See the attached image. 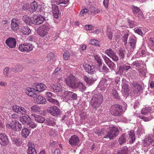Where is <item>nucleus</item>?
I'll list each match as a JSON object with an SVG mask.
<instances>
[{"label": "nucleus", "mask_w": 154, "mask_h": 154, "mask_svg": "<svg viewBox=\"0 0 154 154\" xmlns=\"http://www.w3.org/2000/svg\"><path fill=\"white\" fill-rule=\"evenodd\" d=\"M107 131L106 132L107 134L103 137V138H109V139H113L119 134L118 129L115 127H109L107 128Z\"/></svg>", "instance_id": "nucleus-1"}, {"label": "nucleus", "mask_w": 154, "mask_h": 154, "mask_svg": "<svg viewBox=\"0 0 154 154\" xmlns=\"http://www.w3.org/2000/svg\"><path fill=\"white\" fill-rule=\"evenodd\" d=\"M103 100V97L100 94H95L91 100V105L94 108L96 109L100 106Z\"/></svg>", "instance_id": "nucleus-2"}, {"label": "nucleus", "mask_w": 154, "mask_h": 154, "mask_svg": "<svg viewBox=\"0 0 154 154\" xmlns=\"http://www.w3.org/2000/svg\"><path fill=\"white\" fill-rule=\"evenodd\" d=\"M110 111L113 115L121 116L122 111V106L119 104H116L111 106Z\"/></svg>", "instance_id": "nucleus-3"}, {"label": "nucleus", "mask_w": 154, "mask_h": 154, "mask_svg": "<svg viewBox=\"0 0 154 154\" xmlns=\"http://www.w3.org/2000/svg\"><path fill=\"white\" fill-rule=\"evenodd\" d=\"M50 29L48 25H43L37 29V33L41 36L44 37L48 34Z\"/></svg>", "instance_id": "nucleus-4"}, {"label": "nucleus", "mask_w": 154, "mask_h": 154, "mask_svg": "<svg viewBox=\"0 0 154 154\" xmlns=\"http://www.w3.org/2000/svg\"><path fill=\"white\" fill-rule=\"evenodd\" d=\"M33 46L29 43H26L20 45L19 49L22 52H29L33 50Z\"/></svg>", "instance_id": "nucleus-5"}, {"label": "nucleus", "mask_w": 154, "mask_h": 154, "mask_svg": "<svg viewBox=\"0 0 154 154\" xmlns=\"http://www.w3.org/2000/svg\"><path fill=\"white\" fill-rule=\"evenodd\" d=\"M77 82L75 77L72 75H70L66 80V84L73 88Z\"/></svg>", "instance_id": "nucleus-6"}, {"label": "nucleus", "mask_w": 154, "mask_h": 154, "mask_svg": "<svg viewBox=\"0 0 154 154\" xmlns=\"http://www.w3.org/2000/svg\"><path fill=\"white\" fill-rule=\"evenodd\" d=\"M69 142L72 146H75L78 145L79 142V139L78 136L73 135L69 139Z\"/></svg>", "instance_id": "nucleus-7"}, {"label": "nucleus", "mask_w": 154, "mask_h": 154, "mask_svg": "<svg viewBox=\"0 0 154 154\" xmlns=\"http://www.w3.org/2000/svg\"><path fill=\"white\" fill-rule=\"evenodd\" d=\"M5 43L10 48H12L16 47L17 42L15 38L9 37L6 40Z\"/></svg>", "instance_id": "nucleus-8"}, {"label": "nucleus", "mask_w": 154, "mask_h": 154, "mask_svg": "<svg viewBox=\"0 0 154 154\" xmlns=\"http://www.w3.org/2000/svg\"><path fill=\"white\" fill-rule=\"evenodd\" d=\"M11 28L14 31L19 29L20 22L18 19L13 18L11 21Z\"/></svg>", "instance_id": "nucleus-9"}, {"label": "nucleus", "mask_w": 154, "mask_h": 154, "mask_svg": "<svg viewBox=\"0 0 154 154\" xmlns=\"http://www.w3.org/2000/svg\"><path fill=\"white\" fill-rule=\"evenodd\" d=\"M48 112L54 116H57L60 113L59 109L57 106H54L49 107L48 109Z\"/></svg>", "instance_id": "nucleus-10"}, {"label": "nucleus", "mask_w": 154, "mask_h": 154, "mask_svg": "<svg viewBox=\"0 0 154 154\" xmlns=\"http://www.w3.org/2000/svg\"><path fill=\"white\" fill-rule=\"evenodd\" d=\"M32 20V24L39 25L42 23L45 20V18L41 16H34Z\"/></svg>", "instance_id": "nucleus-11"}, {"label": "nucleus", "mask_w": 154, "mask_h": 154, "mask_svg": "<svg viewBox=\"0 0 154 154\" xmlns=\"http://www.w3.org/2000/svg\"><path fill=\"white\" fill-rule=\"evenodd\" d=\"M37 91L35 88H26V94L31 97H35L36 96L35 92Z\"/></svg>", "instance_id": "nucleus-12"}, {"label": "nucleus", "mask_w": 154, "mask_h": 154, "mask_svg": "<svg viewBox=\"0 0 154 154\" xmlns=\"http://www.w3.org/2000/svg\"><path fill=\"white\" fill-rule=\"evenodd\" d=\"M8 141V137L5 134H0V144L3 146L7 145Z\"/></svg>", "instance_id": "nucleus-13"}, {"label": "nucleus", "mask_w": 154, "mask_h": 154, "mask_svg": "<svg viewBox=\"0 0 154 154\" xmlns=\"http://www.w3.org/2000/svg\"><path fill=\"white\" fill-rule=\"evenodd\" d=\"M127 82L126 81L124 80L123 81L122 84V91L124 94L125 96H127L128 94L129 91V88L128 85L127 84Z\"/></svg>", "instance_id": "nucleus-14"}, {"label": "nucleus", "mask_w": 154, "mask_h": 154, "mask_svg": "<svg viewBox=\"0 0 154 154\" xmlns=\"http://www.w3.org/2000/svg\"><path fill=\"white\" fill-rule=\"evenodd\" d=\"M31 117L32 118L38 123H43L45 120V118L42 116L37 115L35 114L31 115Z\"/></svg>", "instance_id": "nucleus-15"}, {"label": "nucleus", "mask_w": 154, "mask_h": 154, "mask_svg": "<svg viewBox=\"0 0 154 154\" xmlns=\"http://www.w3.org/2000/svg\"><path fill=\"white\" fill-rule=\"evenodd\" d=\"M154 142V136L150 135L145 138L144 140V146H147L151 144Z\"/></svg>", "instance_id": "nucleus-16"}, {"label": "nucleus", "mask_w": 154, "mask_h": 154, "mask_svg": "<svg viewBox=\"0 0 154 154\" xmlns=\"http://www.w3.org/2000/svg\"><path fill=\"white\" fill-rule=\"evenodd\" d=\"M35 99V101L37 102V104H45L46 103V99L41 95H36Z\"/></svg>", "instance_id": "nucleus-17"}, {"label": "nucleus", "mask_w": 154, "mask_h": 154, "mask_svg": "<svg viewBox=\"0 0 154 154\" xmlns=\"http://www.w3.org/2000/svg\"><path fill=\"white\" fill-rule=\"evenodd\" d=\"M84 68L86 71L89 73L93 74L95 71V68L92 65L86 64L84 66Z\"/></svg>", "instance_id": "nucleus-18"}, {"label": "nucleus", "mask_w": 154, "mask_h": 154, "mask_svg": "<svg viewBox=\"0 0 154 154\" xmlns=\"http://www.w3.org/2000/svg\"><path fill=\"white\" fill-rule=\"evenodd\" d=\"M38 5L37 2L34 1L29 5L28 9L31 12H33L35 11L37 9Z\"/></svg>", "instance_id": "nucleus-19"}, {"label": "nucleus", "mask_w": 154, "mask_h": 154, "mask_svg": "<svg viewBox=\"0 0 154 154\" xmlns=\"http://www.w3.org/2000/svg\"><path fill=\"white\" fill-rule=\"evenodd\" d=\"M35 87L37 91L42 92L45 90L46 88V86L42 83H38L35 85Z\"/></svg>", "instance_id": "nucleus-20"}, {"label": "nucleus", "mask_w": 154, "mask_h": 154, "mask_svg": "<svg viewBox=\"0 0 154 154\" xmlns=\"http://www.w3.org/2000/svg\"><path fill=\"white\" fill-rule=\"evenodd\" d=\"M51 89L55 92H57L62 90V86L60 84H57V85L54 84H52L51 86Z\"/></svg>", "instance_id": "nucleus-21"}, {"label": "nucleus", "mask_w": 154, "mask_h": 154, "mask_svg": "<svg viewBox=\"0 0 154 154\" xmlns=\"http://www.w3.org/2000/svg\"><path fill=\"white\" fill-rule=\"evenodd\" d=\"M137 39L134 36H132L129 38V43L131 46L134 49L135 48Z\"/></svg>", "instance_id": "nucleus-22"}, {"label": "nucleus", "mask_w": 154, "mask_h": 154, "mask_svg": "<svg viewBox=\"0 0 154 154\" xmlns=\"http://www.w3.org/2000/svg\"><path fill=\"white\" fill-rule=\"evenodd\" d=\"M78 88L81 91H82L85 90L86 87L82 82H77L73 88Z\"/></svg>", "instance_id": "nucleus-23"}, {"label": "nucleus", "mask_w": 154, "mask_h": 154, "mask_svg": "<svg viewBox=\"0 0 154 154\" xmlns=\"http://www.w3.org/2000/svg\"><path fill=\"white\" fill-rule=\"evenodd\" d=\"M29 146L28 150V154H35L36 153L35 149V148L34 145L30 143L28 144Z\"/></svg>", "instance_id": "nucleus-24"}, {"label": "nucleus", "mask_w": 154, "mask_h": 154, "mask_svg": "<svg viewBox=\"0 0 154 154\" xmlns=\"http://www.w3.org/2000/svg\"><path fill=\"white\" fill-rule=\"evenodd\" d=\"M107 131V130H106V128H99L96 130L95 131V133L97 134L98 136H100L102 134L105 135L106 132Z\"/></svg>", "instance_id": "nucleus-25"}, {"label": "nucleus", "mask_w": 154, "mask_h": 154, "mask_svg": "<svg viewBox=\"0 0 154 154\" xmlns=\"http://www.w3.org/2000/svg\"><path fill=\"white\" fill-rule=\"evenodd\" d=\"M23 67L20 65H17L14 67L11 68V71L14 72H19L23 69Z\"/></svg>", "instance_id": "nucleus-26"}, {"label": "nucleus", "mask_w": 154, "mask_h": 154, "mask_svg": "<svg viewBox=\"0 0 154 154\" xmlns=\"http://www.w3.org/2000/svg\"><path fill=\"white\" fill-rule=\"evenodd\" d=\"M20 121L23 123L27 124L29 123L30 118L28 115H26L23 116L22 117H20Z\"/></svg>", "instance_id": "nucleus-27"}, {"label": "nucleus", "mask_w": 154, "mask_h": 154, "mask_svg": "<svg viewBox=\"0 0 154 154\" xmlns=\"http://www.w3.org/2000/svg\"><path fill=\"white\" fill-rule=\"evenodd\" d=\"M23 20L24 22L27 24H32V20L31 18L27 15H25L23 17Z\"/></svg>", "instance_id": "nucleus-28"}, {"label": "nucleus", "mask_w": 154, "mask_h": 154, "mask_svg": "<svg viewBox=\"0 0 154 154\" xmlns=\"http://www.w3.org/2000/svg\"><path fill=\"white\" fill-rule=\"evenodd\" d=\"M111 94L112 96L115 99L118 100L120 99V97L119 94L116 89H114L112 90L111 92Z\"/></svg>", "instance_id": "nucleus-29"}, {"label": "nucleus", "mask_w": 154, "mask_h": 154, "mask_svg": "<svg viewBox=\"0 0 154 154\" xmlns=\"http://www.w3.org/2000/svg\"><path fill=\"white\" fill-rule=\"evenodd\" d=\"M134 93H137L138 92H140L142 90V88L139 84L134 83Z\"/></svg>", "instance_id": "nucleus-30"}, {"label": "nucleus", "mask_w": 154, "mask_h": 154, "mask_svg": "<svg viewBox=\"0 0 154 154\" xmlns=\"http://www.w3.org/2000/svg\"><path fill=\"white\" fill-rule=\"evenodd\" d=\"M30 133V131L27 128H23L21 131V135L22 137L26 138Z\"/></svg>", "instance_id": "nucleus-31"}, {"label": "nucleus", "mask_w": 154, "mask_h": 154, "mask_svg": "<svg viewBox=\"0 0 154 154\" xmlns=\"http://www.w3.org/2000/svg\"><path fill=\"white\" fill-rule=\"evenodd\" d=\"M126 140V136L125 134H123L120 137L119 142L120 144H122L125 142Z\"/></svg>", "instance_id": "nucleus-32"}, {"label": "nucleus", "mask_w": 154, "mask_h": 154, "mask_svg": "<svg viewBox=\"0 0 154 154\" xmlns=\"http://www.w3.org/2000/svg\"><path fill=\"white\" fill-rule=\"evenodd\" d=\"M21 30V32L24 35H28L31 32L29 28L26 26L23 27Z\"/></svg>", "instance_id": "nucleus-33"}, {"label": "nucleus", "mask_w": 154, "mask_h": 154, "mask_svg": "<svg viewBox=\"0 0 154 154\" xmlns=\"http://www.w3.org/2000/svg\"><path fill=\"white\" fill-rule=\"evenodd\" d=\"M90 11L93 13L97 14L100 12V9L96 8L95 7L91 6L89 8Z\"/></svg>", "instance_id": "nucleus-34"}, {"label": "nucleus", "mask_w": 154, "mask_h": 154, "mask_svg": "<svg viewBox=\"0 0 154 154\" xmlns=\"http://www.w3.org/2000/svg\"><path fill=\"white\" fill-rule=\"evenodd\" d=\"M151 112V108L150 107L147 108L145 107L144 108H143L141 110V113L142 114L146 115L148 114V113H150Z\"/></svg>", "instance_id": "nucleus-35"}, {"label": "nucleus", "mask_w": 154, "mask_h": 154, "mask_svg": "<svg viewBox=\"0 0 154 154\" xmlns=\"http://www.w3.org/2000/svg\"><path fill=\"white\" fill-rule=\"evenodd\" d=\"M149 40V47L151 49L154 51V38H150Z\"/></svg>", "instance_id": "nucleus-36"}, {"label": "nucleus", "mask_w": 154, "mask_h": 154, "mask_svg": "<svg viewBox=\"0 0 154 154\" xmlns=\"http://www.w3.org/2000/svg\"><path fill=\"white\" fill-rule=\"evenodd\" d=\"M83 79L87 83H93L95 81L93 79L88 78L86 75L84 76Z\"/></svg>", "instance_id": "nucleus-37"}, {"label": "nucleus", "mask_w": 154, "mask_h": 154, "mask_svg": "<svg viewBox=\"0 0 154 154\" xmlns=\"http://www.w3.org/2000/svg\"><path fill=\"white\" fill-rule=\"evenodd\" d=\"M6 127L8 128H11L12 130L14 131L17 130L16 128V124H14L12 123H10L9 124H8L6 125Z\"/></svg>", "instance_id": "nucleus-38"}, {"label": "nucleus", "mask_w": 154, "mask_h": 154, "mask_svg": "<svg viewBox=\"0 0 154 154\" xmlns=\"http://www.w3.org/2000/svg\"><path fill=\"white\" fill-rule=\"evenodd\" d=\"M132 9L134 15L141 11L139 8L134 6H132Z\"/></svg>", "instance_id": "nucleus-39"}, {"label": "nucleus", "mask_w": 154, "mask_h": 154, "mask_svg": "<svg viewBox=\"0 0 154 154\" xmlns=\"http://www.w3.org/2000/svg\"><path fill=\"white\" fill-rule=\"evenodd\" d=\"M129 141L131 143H132L135 139V134L133 132L130 131L129 133Z\"/></svg>", "instance_id": "nucleus-40"}, {"label": "nucleus", "mask_w": 154, "mask_h": 154, "mask_svg": "<svg viewBox=\"0 0 154 154\" xmlns=\"http://www.w3.org/2000/svg\"><path fill=\"white\" fill-rule=\"evenodd\" d=\"M142 63V61L137 60L134 61L132 63V65L134 66H135L136 67H139Z\"/></svg>", "instance_id": "nucleus-41"}, {"label": "nucleus", "mask_w": 154, "mask_h": 154, "mask_svg": "<svg viewBox=\"0 0 154 154\" xmlns=\"http://www.w3.org/2000/svg\"><path fill=\"white\" fill-rule=\"evenodd\" d=\"M31 109L32 111L34 112H38L39 111L40 107L38 105H34L31 107Z\"/></svg>", "instance_id": "nucleus-42"}, {"label": "nucleus", "mask_w": 154, "mask_h": 154, "mask_svg": "<svg viewBox=\"0 0 154 154\" xmlns=\"http://www.w3.org/2000/svg\"><path fill=\"white\" fill-rule=\"evenodd\" d=\"M106 63L109 67L111 69H114L116 65L110 60L108 61Z\"/></svg>", "instance_id": "nucleus-43"}, {"label": "nucleus", "mask_w": 154, "mask_h": 154, "mask_svg": "<svg viewBox=\"0 0 154 154\" xmlns=\"http://www.w3.org/2000/svg\"><path fill=\"white\" fill-rule=\"evenodd\" d=\"M115 52L112 49H107L105 51V53L108 56L110 57L113 54L115 53Z\"/></svg>", "instance_id": "nucleus-44"}, {"label": "nucleus", "mask_w": 154, "mask_h": 154, "mask_svg": "<svg viewBox=\"0 0 154 154\" xmlns=\"http://www.w3.org/2000/svg\"><path fill=\"white\" fill-rule=\"evenodd\" d=\"M63 59L65 60H68L70 57V54L69 51H66L63 54Z\"/></svg>", "instance_id": "nucleus-45"}, {"label": "nucleus", "mask_w": 154, "mask_h": 154, "mask_svg": "<svg viewBox=\"0 0 154 154\" xmlns=\"http://www.w3.org/2000/svg\"><path fill=\"white\" fill-rule=\"evenodd\" d=\"M89 11L88 9L85 8L81 10L80 12L79 16H84L85 15L88 13Z\"/></svg>", "instance_id": "nucleus-46"}, {"label": "nucleus", "mask_w": 154, "mask_h": 154, "mask_svg": "<svg viewBox=\"0 0 154 154\" xmlns=\"http://www.w3.org/2000/svg\"><path fill=\"white\" fill-rule=\"evenodd\" d=\"M128 35V33L125 34L122 38V40L124 42L125 45L127 43V40Z\"/></svg>", "instance_id": "nucleus-47"}, {"label": "nucleus", "mask_w": 154, "mask_h": 154, "mask_svg": "<svg viewBox=\"0 0 154 154\" xmlns=\"http://www.w3.org/2000/svg\"><path fill=\"white\" fill-rule=\"evenodd\" d=\"M128 149L127 148H124L121 150H119L117 154H128Z\"/></svg>", "instance_id": "nucleus-48"}, {"label": "nucleus", "mask_w": 154, "mask_h": 154, "mask_svg": "<svg viewBox=\"0 0 154 154\" xmlns=\"http://www.w3.org/2000/svg\"><path fill=\"white\" fill-rule=\"evenodd\" d=\"M109 80L104 79L101 82V83H103V86L105 87L109 88Z\"/></svg>", "instance_id": "nucleus-49"}, {"label": "nucleus", "mask_w": 154, "mask_h": 154, "mask_svg": "<svg viewBox=\"0 0 154 154\" xmlns=\"http://www.w3.org/2000/svg\"><path fill=\"white\" fill-rule=\"evenodd\" d=\"M94 57L95 58V60H96L97 62V63L98 65L99 66L102 65V63L100 57L97 55H94Z\"/></svg>", "instance_id": "nucleus-50"}, {"label": "nucleus", "mask_w": 154, "mask_h": 154, "mask_svg": "<svg viewBox=\"0 0 154 154\" xmlns=\"http://www.w3.org/2000/svg\"><path fill=\"white\" fill-rule=\"evenodd\" d=\"M13 142L14 144L18 146H20L21 144L20 140L17 138H14L13 140Z\"/></svg>", "instance_id": "nucleus-51"}, {"label": "nucleus", "mask_w": 154, "mask_h": 154, "mask_svg": "<svg viewBox=\"0 0 154 154\" xmlns=\"http://www.w3.org/2000/svg\"><path fill=\"white\" fill-rule=\"evenodd\" d=\"M48 100L49 102L52 103L57 105L59 104V102L57 100L54 99L50 98L48 99Z\"/></svg>", "instance_id": "nucleus-52"}, {"label": "nucleus", "mask_w": 154, "mask_h": 154, "mask_svg": "<svg viewBox=\"0 0 154 154\" xmlns=\"http://www.w3.org/2000/svg\"><path fill=\"white\" fill-rule=\"evenodd\" d=\"M54 57V54L52 53H50L48 54L47 56V58L48 61L52 60Z\"/></svg>", "instance_id": "nucleus-53"}, {"label": "nucleus", "mask_w": 154, "mask_h": 154, "mask_svg": "<svg viewBox=\"0 0 154 154\" xmlns=\"http://www.w3.org/2000/svg\"><path fill=\"white\" fill-rule=\"evenodd\" d=\"M109 69L108 68L106 67V65L104 64L103 66L101 71V72L107 73L109 72Z\"/></svg>", "instance_id": "nucleus-54"}, {"label": "nucleus", "mask_w": 154, "mask_h": 154, "mask_svg": "<svg viewBox=\"0 0 154 154\" xmlns=\"http://www.w3.org/2000/svg\"><path fill=\"white\" fill-rule=\"evenodd\" d=\"M90 43L91 45H95V46H99V41L95 39L91 40L90 42Z\"/></svg>", "instance_id": "nucleus-55"}, {"label": "nucleus", "mask_w": 154, "mask_h": 154, "mask_svg": "<svg viewBox=\"0 0 154 154\" xmlns=\"http://www.w3.org/2000/svg\"><path fill=\"white\" fill-rule=\"evenodd\" d=\"M3 73L5 76L6 77H9L10 76L9 72V68L8 67H6L4 69L3 71Z\"/></svg>", "instance_id": "nucleus-56"}, {"label": "nucleus", "mask_w": 154, "mask_h": 154, "mask_svg": "<svg viewBox=\"0 0 154 154\" xmlns=\"http://www.w3.org/2000/svg\"><path fill=\"white\" fill-rule=\"evenodd\" d=\"M20 106L17 105H15L13 106L12 110L14 112L19 113Z\"/></svg>", "instance_id": "nucleus-57"}, {"label": "nucleus", "mask_w": 154, "mask_h": 154, "mask_svg": "<svg viewBox=\"0 0 154 154\" xmlns=\"http://www.w3.org/2000/svg\"><path fill=\"white\" fill-rule=\"evenodd\" d=\"M107 35L108 38L110 40L112 39L113 36L112 32L110 30H107L106 34Z\"/></svg>", "instance_id": "nucleus-58"}, {"label": "nucleus", "mask_w": 154, "mask_h": 154, "mask_svg": "<svg viewBox=\"0 0 154 154\" xmlns=\"http://www.w3.org/2000/svg\"><path fill=\"white\" fill-rule=\"evenodd\" d=\"M128 22L129 25L130 27L132 28L134 27L135 26V24L134 21L130 20H128Z\"/></svg>", "instance_id": "nucleus-59"}, {"label": "nucleus", "mask_w": 154, "mask_h": 154, "mask_svg": "<svg viewBox=\"0 0 154 154\" xmlns=\"http://www.w3.org/2000/svg\"><path fill=\"white\" fill-rule=\"evenodd\" d=\"M61 72V68L60 67H57L55 69L53 73V74L54 75H56L60 73Z\"/></svg>", "instance_id": "nucleus-60"}, {"label": "nucleus", "mask_w": 154, "mask_h": 154, "mask_svg": "<svg viewBox=\"0 0 154 154\" xmlns=\"http://www.w3.org/2000/svg\"><path fill=\"white\" fill-rule=\"evenodd\" d=\"M69 95L71 96V98L73 100H76L77 98V95L76 94L71 92L69 94Z\"/></svg>", "instance_id": "nucleus-61"}, {"label": "nucleus", "mask_w": 154, "mask_h": 154, "mask_svg": "<svg viewBox=\"0 0 154 154\" xmlns=\"http://www.w3.org/2000/svg\"><path fill=\"white\" fill-rule=\"evenodd\" d=\"M123 71L124 70H128L131 68V66H127L126 65H123L121 67Z\"/></svg>", "instance_id": "nucleus-62"}, {"label": "nucleus", "mask_w": 154, "mask_h": 154, "mask_svg": "<svg viewBox=\"0 0 154 154\" xmlns=\"http://www.w3.org/2000/svg\"><path fill=\"white\" fill-rule=\"evenodd\" d=\"M135 32L140 35H142L144 34L142 30V29L141 28H138L135 30Z\"/></svg>", "instance_id": "nucleus-63"}, {"label": "nucleus", "mask_w": 154, "mask_h": 154, "mask_svg": "<svg viewBox=\"0 0 154 154\" xmlns=\"http://www.w3.org/2000/svg\"><path fill=\"white\" fill-rule=\"evenodd\" d=\"M52 8L53 13H56V12H59L58 7L56 5H54L53 6Z\"/></svg>", "instance_id": "nucleus-64"}]
</instances>
